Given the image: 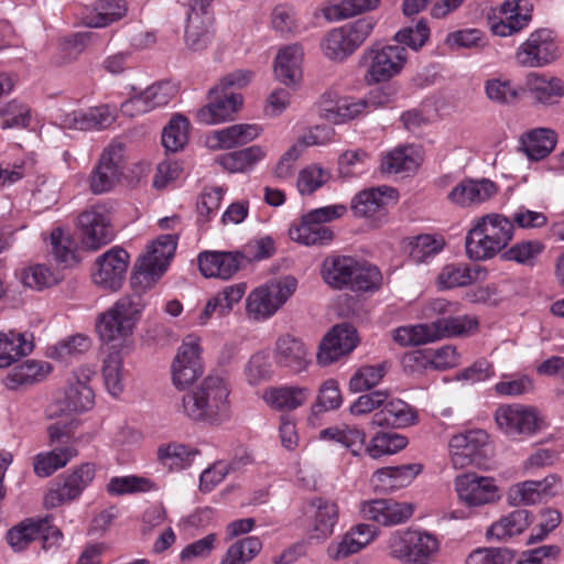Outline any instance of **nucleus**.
<instances>
[{"label": "nucleus", "mask_w": 564, "mask_h": 564, "mask_svg": "<svg viewBox=\"0 0 564 564\" xmlns=\"http://www.w3.org/2000/svg\"><path fill=\"white\" fill-rule=\"evenodd\" d=\"M230 386L218 375L206 377L182 397V413L194 422L221 425L231 417Z\"/></svg>", "instance_id": "1"}, {"label": "nucleus", "mask_w": 564, "mask_h": 564, "mask_svg": "<svg viewBox=\"0 0 564 564\" xmlns=\"http://www.w3.org/2000/svg\"><path fill=\"white\" fill-rule=\"evenodd\" d=\"M323 281L334 290L372 292L382 283L379 269L350 256H328L321 267Z\"/></svg>", "instance_id": "2"}, {"label": "nucleus", "mask_w": 564, "mask_h": 564, "mask_svg": "<svg viewBox=\"0 0 564 564\" xmlns=\"http://www.w3.org/2000/svg\"><path fill=\"white\" fill-rule=\"evenodd\" d=\"M514 225L503 215L488 214L477 219L465 238L469 259L481 261L502 251L513 237Z\"/></svg>", "instance_id": "3"}, {"label": "nucleus", "mask_w": 564, "mask_h": 564, "mask_svg": "<svg viewBox=\"0 0 564 564\" xmlns=\"http://www.w3.org/2000/svg\"><path fill=\"white\" fill-rule=\"evenodd\" d=\"M143 308L139 295L120 297L110 308L100 314L96 322V330L102 343H124L133 332Z\"/></svg>", "instance_id": "4"}, {"label": "nucleus", "mask_w": 564, "mask_h": 564, "mask_svg": "<svg viewBox=\"0 0 564 564\" xmlns=\"http://www.w3.org/2000/svg\"><path fill=\"white\" fill-rule=\"evenodd\" d=\"M408 59L402 45H371L359 57V67L365 68L364 78L368 84L387 82L398 75Z\"/></svg>", "instance_id": "5"}, {"label": "nucleus", "mask_w": 564, "mask_h": 564, "mask_svg": "<svg viewBox=\"0 0 564 564\" xmlns=\"http://www.w3.org/2000/svg\"><path fill=\"white\" fill-rule=\"evenodd\" d=\"M375 21L361 18L330 30L322 42L324 55L334 62H344L370 36Z\"/></svg>", "instance_id": "6"}, {"label": "nucleus", "mask_w": 564, "mask_h": 564, "mask_svg": "<svg viewBox=\"0 0 564 564\" xmlns=\"http://www.w3.org/2000/svg\"><path fill=\"white\" fill-rule=\"evenodd\" d=\"M296 286V279L288 275L256 289L247 300L248 313L256 319L272 316L295 292Z\"/></svg>", "instance_id": "7"}, {"label": "nucleus", "mask_w": 564, "mask_h": 564, "mask_svg": "<svg viewBox=\"0 0 564 564\" xmlns=\"http://www.w3.org/2000/svg\"><path fill=\"white\" fill-rule=\"evenodd\" d=\"M558 45L553 31L539 29L532 32L516 52V61L523 67H542L556 61Z\"/></svg>", "instance_id": "8"}, {"label": "nucleus", "mask_w": 564, "mask_h": 564, "mask_svg": "<svg viewBox=\"0 0 564 564\" xmlns=\"http://www.w3.org/2000/svg\"><path fill=\"white\" fill-rule=\"evenodd\" d=\"M358 344L357 330L349 324L335 325L322 339L316 359L325 367L334 364L343 356L349 355Z\"/></svg>", "instance_id": "9"}, {"label": "nucleus", "mask_w": 564, "mask_h": 564, "mask_svg": "<svg viewBox=\"0 0 564 564\" xmlns=\"http://www.w3.org/2000/svg\"><path fill=\"white\" fill-rule=\"evenodd\" d=\"M83 232V245L89 250H98L113 239L109 213L104 206H94L78 217Z\"/></svg>", "instance_id": "10"}, {"label": "nucleus", "mask_w": 564, "mask_h": 564, "mask_svg": "<svg viewBox=\"0 0 564 564\" xmlns=\"http://www.w3.org/2000/svg\"><path fill=\"white\" fill-rule=\"evenodd\" d=\"M489 436L482 430H471L452 436L449 441L451 462L454 468L463 469L485 456Z\"/></svg>", "instance_id": "11"}, {"label": "nucleus", "mask_w": 564, "mask_h": 564, "mask_svg": "<svg viewBox=\"0 0 564 564\" xmlns=\"http://www.w3.org/2000/svg\"><path fill=\"white\" fill-rule=\"evenodd\" d=\"M129 263V254L126 250L115 247L98 257L97 269L93 273L94 282L110 291L121 288Z\"/></svg>", "instance_id": "12"}, {"label": "nucleus", "mask_w": 564, "mask_h": 564, "mask_svg": "<svg viewBox=\"0 0 564 564\" xmlns=\"http://www.w3.org/2000/svg\"><path fill=\"white\" fill-rule=\"evenodd\" d=\"M203 373L198 340L188 336L172 364L173 383L178 389L192 384Z\"/></svg>", "instance_id": "13"}, {"label": "nucleus", "mask_w": 564, "mask_h": 564, "mask_svg": "<svg viewBox=\"0 0 564 564\" xmlns=\"http://www.w3.org/2000/svg\"><path fill=\"white\" fill-rule=\"evenodd\" d=\"M455 490L460 501L468 507H477L496 501L498 488L491 477L466 473L455 478Z\"/></svg>", "instance_id": "14"}, {"label": "nucleus", "mask_w": 564, "mask_h": 564, "mask_svg": "<svg viewBox=\"0 0 564 564\" xmlns=\"http://www.w3.org/2000/svg\"><path fill=\"white\" fill-rule=\"evenodd\" d=\"M208 104L197 111L196 118L204 124H218L234 119L242 105V96L234 91H221L216 86L208 91Z\"/></svg>", "instance_id": "15"}, {"label": "nucleus", "mask_w": 564, "mask_h": 564, "mask_svg": "<svg viewBox=\"0 0 564 564\" xmlns=\"http://www.w3.org/2000/svg\"><path fill=\"white\" fill-rule=\"evenodd\" d=\"M123 159V145L119 142L111 143L101 154L98 165L90 177V189L95 194L110 191L118 182L121 174Z\"/></svg>", "instance_id": "16"}, {"label": "nucleus", "mask_w": 564, "mask_h": 564, "mask_svg": "<svg viewBox=\"0 0 564 564\" xmlns=\"http://www.w3.org/2000/svg\"><path fill=\"white\" fill-rule=\"evenodd\" d=\"M95 475L94 464H82L64 478L62 486L46 494L45 506L55 508L78 498L84 489L93 482Z\"/></svg>", "instance_id": "17"}, {"label": "nucleus", "mask_w": 564, "mask_h": 564, "mask_svg": "<svg viewBox=\"0 0 564 564\" xmlns=\"http://www.w3.org/2000/svg\"><path fill=\"white\" fill-rule=\"evenodd\" d=\"M273 358L276 366L300 373L310 365L311 352L301 338L284 334L275 341Z\"/></svg>", "instance_id": "18"}, {"label": "nucleus", "mask_w": 564, "mask_h": 564, "mask_svg": "<svg viewBox=\"0 0 564 564\" xmlns=\"http://www.w3.org/2000/svg\"><path fill=\"white\" fill-rule=\"evenodd\" d=\"M498 427L509 436L532 434L538 426L536 412L524 405H502L495 414Z\"/></svg>", "instance_id": "19"}, {"label": "nucleus", "mask_w": 564, "mask_h": 564, "mask_svg": "<svg viewBox=\"0 0 564 564\" xmlns=\"http://www.w3.org/2000/svg\"><path fill=\"white\" fill-rule=\"evenodd\" d=\"M532 9L529 0H506L499 8L502 17L491 22V32L498 36H509L521 31L531 21Z\"/></svg>", "instance_id": "20"}, {"label": "nucleus", "mask_w": 564, "mask_h": 564, "mask_svg": "<svg viewBox=\"0 0 564 564\" xmlns=\"http://www.w3.org/2000/svg\"><path fill=\"white\" fill-rule=\"evenodd\" d=\"M307 512L312 519L310 539L317 542L327 540L338 522V506L329 499L316 497L310 501Z\"/></svg>", "instance_id": "21"}, {"label": "nucleus", "mask_w": 564, "mask_h": 564, "mask_svg": "<svg viewBox=\"0 0 564 564\" xmlns=\"http://www.w3.org/2000/svg\"><path fill=\"white\" fill-rule=\"evenodd\" d=\"M417 421V412L401 399L387 394L383 408L371 417L370 424L379 427L405 429Z\"/></svg>", "instance_id": "22"}, {"label": "nucleus", "mask_w": 564, "mask_h": 564, "mask_svg": "<svg viewBox=\"0 0 564 564\" xmlns=\"http://www.w3.org/2000/svg\"><path fill=\"white\" fill-rule=\"evenodd\" d=\"M497 193V186L488 178H465L447 194V199L459 207L482 204Z\"/></svg>", "instance_id": "23"}, {"label": "nucleus", "mask_w": 564, "mask_h": 564, "mask_svg": "<svg viewBox=\"0 0 564 564\" xmlns=\"http://www.w3.org/2000/svg\"><path fill=\"white\" fill-rule=\"evenodd\" d=\"M57 120L63 129L88 131L108 128L115 121V116L107 106H100L88 110L61 113Z\"/></svg>", "instance_id": "24"}, {"label": "nucleus", "mask_w": 564, "mask_h": 564, "mask_svg": "<svg viewBox=\"0 0 564 564\" xmlns=\"http://www.w3.org/2000/svg\"><path fill=\"white\" fill-rule=\"evenodd\" d=\"M375 535L373 527L365 523L357 524L327 546V555L335 561L346 558L366 547Z\"/></svg>", "instance_id": "25"}, {"label": "nucleus", "mask_w": 564, "mask_h": 564, "mask_svg": "<svg viewBox=\"0 0 564 564\" xmlns=\"http://www.w3.org/2000/svg\"><path fill=\"white\" fill-rule=\"evenodd\" d=\"M365 519L383 525H394L408 520L413 512L410 505L392 499H375L362 503L360 509Z\"/></svg>", "instance_id": "26"}, {"label": "nucleus", "mask_w": 564, "mask_h": 564, "mask_svg": "<svg viewBox=\"0 0 564 564\" xmlns=\"http://www.w3.org/2000/svg\"><path fill=\"white\" fill-rule=\"evenodd\" d=\"M126 0H95L82 12V22L88 28H106L127 15Z\"/></svg>", "instance_id": "27"}, {"label": "nucleus", "mask_w": 564, "mask_h": 564, "mask_svg": "<svg viewBox=\"0 0 564 564\" xmlns=\"http://www.w3.org/2000/svg\"><path fill=\"white\" fill-rule=\"evenodd\" d=\"M94 371L83 368L75 371L65 391L63 411L83 412L89 410L94 404V391L88 386Z\"/></svg>", "instance_id": "28"}, {"label": "nucleus", "mask_w": 564, "mask_h": 564, "mask_svg": "<svg viewBox=\"0 0 564 564\" xmlns=\"http://www.w3.org/2000/svg\"><path fill=\"white\" fill-rule=\"evenodd\" d=\"M241 259L240 252L205 251L198 256V265L204 276L227 280L239 270Z\"/></svg>", "instance_id": "29"}, {"label": "nucleus", "mask_w": 564, "mask_h": 564, "mask_svg": "<svg viewBox=\"0 0 564 564\" xmlns=\"http://www.w3.org/2000/svg\"><path fill=\"white\" fill-rule=\"evenodd\" d=\"M421 471L420 464L379 468L371 477V485L377 491H394L409 486Z\"/></svg>", "instance_id": "30"}, {"label": "nucleus", "mask_w": 564, "mask_h": 564, "mask_svg": "<svg viewBox=\"0 0 564 564\" xmlns=\"http://www.w3.org/2000/svg\"><path fill=\"white\" fill-rule=\"evenodd\" d=\"M398 193L389 186L364 189L351 200V209L356 216L373 217L379 214L389 200H397Z\"/></svg>", "instance_id": "31"}, {"label": "nucleus", "mask_w": 564, "mask_h": 564, "mask_svg": "<svg viewBox=\"0 0 564 564\" xmlns=\"http://www.w3.org/2000/svg\"><path fill=\"white\" fill-rule=\"evenodd\" d=\"M302 47L297 44L280 50L274 63V74L278 80L286 86L296 85L302 77Z\"/></svg>", "instance_id": "32"}, {"label": "nucleus", "mask_w": 564, "mask_h": 564, "mask_svg": "<svg viewBox=\"0 0 564 564\" xmlns=\"http://www.w3.org/2000/svg\"><path fill=\"white\" fill-rule=\"evenodd\" d=\"M429 328L430 343L454 336H460L476 329L478 322L476 318L464 316L441 317L431 323H425Z\"/></svg>", "instance_id": "33"}, {"label": "nucleus", "mask_w": 564, "mask_h": 564, "mask_svg": "<svg viewBox=\"0 0 564 564\" xmlns=\"http://www.w3.org/2000/svg\"><path fill=\"white\" fill-rule=\"evenodd\" d=\"M213 17L209 12L191 10L185 29V42L193 51L205 50L212 40Z\"/></svg>", "instance_id": "34"}, {"label": "nucleus", "mask_w": 564, "mask_h": 564, "mask_svg": "<svg viewBox=\"0 0 564 564\" xmlns=\"http://www.w3.org/2000/svg\"><path fill=\"white\" fill-rule=\"evenodd\" d=\"M487 271L480 265H468L466 263L446 264L437 276L440 289H454L471 284L479 278L486 276Z\"/></svg>", "instance_id": "35"}, {"label": "nucleus", "mask_w": 564, "mask_h": 564, "mask_svg": "<svg viewBox=\"0 0 564 564\" xmlns=\"http://www.w3.org/2000/svg\"><path fill=\"white\" fill-rule=\"evenodd\" d=\"M34 344L32 337L25 334L0 333V368L10 367L20 358L28 356L33 351Z\"/></svg>", "instance_id": "36"}, {"label": "nucleus", "mask_w": 564, "mask_h": 564, "mask_svg": "<svg viewBox=\"0 0 564 564\" xmlns=\"http://www.w3.org/2000/svg\"><path fill=\"white\" fill-rule=\"evenodd\" d=\"M51 370L52 366L48 362L26 360L7 375L4 384L10 390H17L20 387L42 381Z\"/></svg>", "instance_id": "37"}, {"label": "nucleus", "mask_w": 564, "mask_h": 564, "mask_svg": "<svg viewBox=\"0 0 564 564\" xmlns=\"http://www.w3.org/2000/svg\"><path fill=\"white\" fill-rule=\"evenodd\" d=\"M527 85L532 97L540 104L553 105L564 96V84L557 77L546 78L531 73L527 77Z\"/></svg>", "instance_id": "38"}, {"label": "nucleus", "mask_w": 564, "mask_h": 564, "mask_svg": "<svg viewBox=\"0 0 564 564\" xmlns=\"http://www.w3.org/2000/svg\"><path fill=\"white\" fill-rule=\"evenodd\" d=\"M556 134L546 128L534 129L521 137V149L530 160L539 161L555 148Z\"/></svg>", "instance_id": "39"}, {"label": "nucleus", "mask_w": 564, "mask_h": 564, "mask_svg": "<svg viewBox=\"0 0 564 564\" xmlns=\"http://www.w3.org/2000/svg\"><path fill=\"white\" fill-rule=\"evenodd\" d=\"M532 516L525 509H517L494 522L487 530L488 538L503 540L521 534L531 523Z\"/></svg>", "instance_id": "40"}, {"label": "nucleus", "mask_w": 564, "mask_h": 564, "mask_svg": "<svg viewBox=\"0 0 564 564\" xmlns=\"http://www.w3.org/2000/svg\"><path fill=\"white\" fill-rule=\"evenodd\" d=\"M199 454L198 449L181 443L164 444L158 448L159 462L170 470H180L191 466Z\"/></svg>", "instance_id": "41"}, {"label": "nucleus", "mask_w": 564, "mask_h": 564, "mask_svg": "<svg viewBox=\"0 0 564 564\" xmlns=\"http://www.w3.org/2000/svg\"><path fill=\"white\" fill-rule=\"evenodd\" d=\"M333 236L334 234L329 227L307 219V215L302 217L299 226L290 229V237L306 246L325 245L333 239Z\"/></svg>", "instance_id": "42"}, {"label": "nucleus", "mask_w": 564, "mask_h": 564, "mask_svg": "<svg viewBox=\"0 0 564 564\" xmlns=\"http://www.w3.org/2000/svg\"><path fill=\"white\" fill-rule=\"evenodd\" d=\"M321 438L335 441L345 446L354 456H358L366 443V433L355 425H344L324 429Z\"/></svg>", "instance_id": "43"}, {"label": "nucleus", "mask_w": 564, "mask_h": 564, "mask_svg": "<svg viewBox=\"0 0 564 564\" xmlns=\"http://www.w3.org/2000/svg\"><path fill=\"white\" fill-rule=\"evenodd\" d=\"M263 156L264 151L260 145H251L239 151L223 154L216 159V162L230 173H239L251 169Z\"/></svg>", "instance_id": "44"}, {"label": "nucleus", "mask_w": 564, "mask_h": 564, "mask_svg": "<svg viewBox=\"0 0 564 564\" xmlns=\"http://www.w3.org/2000/svg\"><path fill=\"white\" fill-rule=\"evenodd\" d=\"M261 132L257 124H234L213 132L220 149H231L254 140Z\"/></svg>", "instance_id": "45"}, {"label": "nucleus", "mask_w": 564, "mask_h": 564, "mask_svg": "<svg viewBox=\"0 0 564 564\" xmlns=\"http://www.w3.org/2000/svg\"><path fill=\"white\" fill-rule=\"evenodd\" d=\"M308 390L300 387L272 388L265 391V402L276 410H295L307 399Z\"/></svg>", "instance_id": "46"}, {"label": "nucleus", "mask_w": 564, "mask_h": 564, "mask_svg": "<svg viewBox=\"0 0 564 564\" xmlns=\"http://www.w3.org/2000/svg\"><path fill=\"white\" fill-rule=\"evenodd\" d=\"M360 106L361 104H355V99L350 97L333 99L332 95H324L321 100L323 116L334 123L355 119L358 117V107Z\"/></svg>", "instance_id": "47"}, {"label": "nucleus", "mask_w": 564, "mask_h": 564, "mask_svg": "<svg viewBox=\"0 0 564 564\" xmlns=\"http://www.w3.org/2000/svg\"><path fill=\"white\" fill-rule=\"evenodd\" d=\"M76 455L77 451L74 447H56L51 452L40 453L34 457V473L40 477H48Z\"/></svg>", "instance_id": "48"}, {"label": "nucleus", "mask_w": 564, "mask_h": 564, "mask_svg": "<svg viewBox=\"0 0 564 564\" xmlns=\"http://www.w3.org/2000/svg\"><path fill=\"white\" fill-rule=\"evenodd\" d=\"M176 249V239L173 235H163L149 248L148 253L140 259L156 269V272H165L170 260Z\"/></svg>", "instance_id": "49"}, {"label": "nucleus", "mask_w": 564, "mask_h": 564, "mask_svg": "<svg viewBox=\"0 0 564 564\" xmlns=\"http://www.w3.org/2000/svg\"><path fill=\"white\" fill-rule=\"evenodd\" d=\"M52 253L55 260L64 267H73L79 262L77 243L70 234L61 228L51 232Z\"/></svg>", "instance_id": "50"}, {"label": "nucleus", "mask_w": 564, "mask_h": 564, "mask_svg": "<svg viewBox=\"0 0 564 564\" xmlns=\"http://www.w3.org/2000/svg\"><path fill=\"white\" fill-rule=\"evenodd\" d=\"M408 445V438L398 433L379 432L370 441L366 447L368 455L378 459L383 455H392Z\"/></svg>", "instance_id": "51"}, {"label": "nucleus", "mask_w": 564, "mask_h": 564, "mask_svg": "<svg viewBox=\"0 0 564 564\" xmlns=\"http://www.w3.org/2000/svg\"><path fill=\"white\" fill-rule=\"evenodd\" d=\"M155 489L151 479L135 475L111 477L106 486L108 495L112 497L147 492Z\"/></svg>", "instance_id": "52"}, {"label": "nucleus", "mask_w": 564, "mask_h": 564, "mask_svg": "<svg viewBox=\"0 0 564 564\" xmlns=\"http://www.w3.org/2000/svg\"><path fill=\"white\" fill-rule=\"evenodd\" d=\"M419 156L413 147H401L389 152L382 160V171L401 173L413 171L419 166Z\"/></svg>", "instance_id": "53"}, {"label": "nucleus", "mask_w": 564, "mask_h": 564, "mask_svg": "<svg viewBox=\"0 0 564 564\" xmlns=\"http://www.w3.org/2000/svg\"><path fill=\"white\" fill-rule=\"evenodd\" d=\"M36 518H29L10 529L7 533V541L15 552L23 551L32 541L39 539L42 532L41 523Z\"/></svg>", "instance_id": "54"}, {"label": "nucleus", "mask_w": 564, "mask_h": 564, "mask_svg": "<svg viewBox=\"0 0 564 564\" xmlns=\"http://www.w3.org/2000/svg\"><path fill=\"white\" fill-rule=\"evenodd\" d=\"M387 373V362L360 367L349 380L351 392H362L378 386Z\"/></svg>", "instance_id": "55"}, {"label": "nucleus", "mask_w": 564, "mask_h": 564, "mask_svg": "<svg viewBox=\"0 0 564 564\" xmlns=\"http://www.w3.org/2000/svg\"><path fill=\"white\" fill-rule=\"evenodd\" d=\"M259 538L248 536L231 544L220 564H245L251 561L261 550Z\"/></svg>", "instance_id": "56"}, {"label": "nucleus", "mask_w": 564, "mask_h": 564, "mask_svg": "<svg viewBox=\"0 0 564 564\" xmlns=\"http://www.w3.org/2000/svg\"><path fill=\"white\" fill-rule=\"evenodd\" d=\"M379 2L380 0H341L327 7L324 14L330 21H338L373 10Z\"/></svg>", "instance_id": "57"}, {"label": "nucleus", "mask_w": 564, "mask_h": 564, "mask_svg": "<svg viewBox=\"0 0 564 564\" xmlns=\"http://www.w3.org/2000/svg\"><path fill=\"white\" fill-rule=\"evenodd\" d=\"M188 120L183 116H175L164 128L162 144L169 152H177L184 148L188 140Z\"/></svg>", "instance_id": "58"}, {"label": "nucleus", "mask_w": 564, "mask_h": 564, "mask_svg": "<svg viewBox=\"0 0 564 564\" xmlns=\"http://www.w3.org/2000/svg\"><path fill=\"white\" fill-rule=\"evenodd\" d=\"M89 337L78 334L61 340L58 344L48 347L47 354L51 358L67 361L69 358L77 357L90 348Z\"/></svg>", "instance_id": "59"}, {"label": "nucleus", "mask_w": 564, "mask_h": 564, "mask_svg": "<svg viewBox=\"0 0 564 564\" xmlns=\"http://www.w3.org/2000/svg\"><path fill=\"white\" fill-rule=\"evenodd\" d=\"M102 376L106 389L112 397H119L123 389L122 357L118 351L111 352L104 361Z\"/></svg>", "instance_id": "60"}, {"label": "nucleus", "mask_w": 564, "mask_h": 564, "mask_svg": "<svg viewBox=\"0 0 564 564\" xmlns=\"http://www.w3.org/2000/svg\"><path fill=\"white\" fill-rule=\"evenodd\" d=\"M544 245L539 240H527L513 245L502 252L505 261H516L520 264H532L533 260L543 251Z\"/></svg>", "instance_id": "61"}, {"label": "nucleus", "mask_w": 564, "mask_h": 564, "mask_svg": "<svg viewBox=\"0 0 564 564\" xmlns=\"http://www.w3.org/2000/svg\"><path fill=\"white\" fill-rule=\"evenodd\" d=\"M162 274L163 272H156L154 267L139 259L130 278V285L133 290L131 295L141 297V293L150 289Z\"/></svg>", "instance_id": "62"}, {"label": "nucleus", "mask_w": 564, "mask_h": 564, "mask_svg": "<svg viewBox=\"0 0 564 564\" xmlns=\"http://www.w3.org/2000/svg\"><path fill=\"white\" fill-rule=\"evenodd\" d=\"M410 545L411 556L409 563H420L429 558L438 550V542L435 536L426 532L413 531Z\"/></svg>", "instance_id": "63"}, {"label": "nucleus", "mask_w": 564, "mask_h": 564, "mask_svg": "<svg viewBox=\"0 0 564 564\" xmlns=\"http://www.w3.org/2000/svg\"><path fill=\"white\" fill-rule=\"evenodd\" d=\"M513 554L506 547H479L467 557L466 564H509Z\"/></svg>", "instance_id": "64"}]
</instances>
